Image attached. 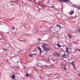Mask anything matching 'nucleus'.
I'll return each mask as SVG.
<instances>
[{"label":"nucleus","mask_w":80,"mask_h":80,"mask_svg":"<svg viewBox=\"0 0 80 80\" xmlns=\"http://www.w3.org/2000/svg\"><path fill=\"white\" fill-rule=\"evenodd\" d=\"M61 65L62 66V68H63L64 70H67V69L66 68V67L63 63L61 64Z\"/></svg>","instance_id":"nucleus-1"},{"label":"nucleus","mask_w":80,"mask_h":80,"mask_svg":"<svg viewBox=\"0 0 80 80\" xmlns=\"http://www.w3.org/2000/svg\"><path fill=\"white\" fill-rule=\"evenodd\" d=\"M59 1L60 2H63V3L65 2H68L69 1L68 0H59Z\"/></svg>","instance_id":"nucleus-2"},{"label":"nucleus","mask_w":80,"mask_h":80,"mask_svg":"<svg viewBox=\"0 0 80 80\" xmlns=\"http://www.w3.org/2000/svg\"><path fill=\"white\" fill-rule=\"evenodd\" d=\"M42 47L44 49H45L46 48H47V45H46V44H43Z\"/></svg>","instance_id":"nucleus-3"},{"label":"nucleus","mask_w":80,"mask_h":80,"mask_svg":"<svg viewBox=\"0 0 80 80\" xmlns=\"http://www.w3.org/2000/svg\"><path fill=\"white\" fill-rule=\"evenodd\" d=\"M44 50H45V52H48V51L50 50V49H49L48 48H45V49H44Z\"/></svg>","instance_id":"nucleus-4"},{"label":"nucleus","mask_w":80,"mask_h":80,"mask_svg":"<svg viewBox=\"0 0 80 80\" xmlns=\"http://www.w3.org/2000/svg\"><path fill=\"white\" fill-rule=\"evenodd\" d=\"M80 32V28H78V30L76 31V33L77 32Z\"/></svg>","instance_id":"nucleus-5"},{"label":"nucleus","mask_w":80,"mask_h":80,"mask_svg":"<svg viewBox=\"0 0 80 80\" xmlns=\"http://www.w3.org/2000/svg\"><path fill=\"white\" fill-rule=\"evenodd\" d=\"M12 78H13V79H15V77L13 75H12Z\"/></svg>","instance_id":"nucleus-6"},{"label":"nucleus","mask_w":80,"mask_h":80,"mask_svg":"<svg viewBox=\"0 0 80 80\" xmlns=\"http://www.w3.org/2000/svg\"><path fill=\"white\" fill-rule=\"evenodd\" d=\"M68 35L69 38H72V36L71 35H70V34H68Z\"/></svg>","instance_id":"nucleus-7"},{"label":"nucleus","mask_w":80,"mask_h":80,"mask_svg":"<svg viewBox=\"0 0 80 80\" xmlns=\"http://www.w3.org/2000/svg\"><path fill=\"white\" fill-rule=\"evenodd\" d=\"M74 13V11H71V12L70 13V15H72V14H73V13Z\"/></svg>","instance_id":"nucleus-8"},{"label":"nucleus","mask_w":80,"mask_h":80,"mask_svg":"<svg viewBox=\"0 0 80 80\" xmlns=\"http://www.w3.org/2000/svg\"><path fill=\"white\" fill-rule=\"evenodd\" d=\"M66 52H68V47H66Z\"/></svg>","instance_id":"nucleus-9"},{"label":"nucleus","mask_w":80,"mask_h":80,"mask_svg":"<svg viewBox=\"0 0 80 80\" xmlns=\"http://www.w3.org/2000/svg\"><path fill=\"white\" fill-rule=\"evenodd\" d=\"M66 56V55L65 54H64L63 55H62V57L63 58H65Z\"/></svg>","instance_id":"nucleus-10"},{"label":"nucleus","mask_w":80,"mask_h":80,"mask_svg":"<svg viewBox=\"0 0 80 80\" xmlns=\"http://www.w3.org/2000/svg\"><path fill=\"white\" fill-rule=\"evenodd\" d=\"M29 57H33V55L29 54Z\"/></svg>","instance_id":"nucleus-11"},{"label":"nucleus","mask_w":80,"mask_h":80,"mask_svg":"<svg viewBox=\"0 0 80 80\" xmlns=\"http://www.w3.org/2000/svg\"><path fill=\"white\" fill-rule=\"evenodd\" d=\"M71 64L73 66H74L75 65V64H74V62H72Z\"/></svg>","instance_id":"nucleus-12"},{"label":"nucleus","mask_w":80,"mask_h":80,"mask_svg":"<svg viewBox=\"0 0 80 80\" xmlns=\"http://www.w3.org/2000/svg\"><path fill=\"white\" fill-rule=\"evenodd\" d=\"M40 53H42V49L40 48L39 49Z\"/></svg>","instance_id":"nucleus-13"},{"label":"nucleus","mask_w":80,"mask_h":80,"mask_svg":"<svg viewBox=\"0 0 80 80\" xmlns=\"http://www.w3.org/2000/svg\"><path fill=\"white\" fill-rule=\"evenodd\" d=\"M58 45V47H62V46H61L60 45H59V44H57Z\"/></svg>","instance_id":"nucleus-14"},{"label":"nucleus","mask_w":80,"mask_h":80,"mask_svg":"<svg viewBox=\"0 0 80 80\" xmlns=\"http://www.w3.org/2000/svg\"><path fill=\"white\" fill-rule=\"evenodd\" d=\"M71 5L72 7H75V5L74 4L71 3Z\"/></svg>","instance_id":"nucleus-15"},{"label":"nucleus","mask_w":80,"mask_h":80,"mask_svg":"<svg viewBox=\"0 0 80 80\" xmlns=\"http://www.w3.org/2000/svg\"><path fill=\"white\" fill-rule=\"evenodd\" d=\"M57 27H60V26L58 25L57 24Z\"/></svg>","instance_id":"nucleus-16"},{"label":"nucleus","mask_w":80,"mask_h":80,"mask_svg":"<svg viewBox=\"0 0 80 80\" xmlns=\"http://www.w3.org/2000/svg\"><path fill=\"white\" fill-rule=\"evenodd\" d=\"M26 77H28L29 76V75H28V74H26Z\"/></svg>","instance_id":"nucleus-17"},{"label":"nucleus","mask_w":80,"mask_h":80,"mask_svg":"<svg viewBox=\"0 0 80 80\" xmlns=\"http://www.w3.org/2000/svg\"><path fill=\"white\" fill-rule=\"evenodd\" d=\"M28 17L29 18V17H30V18H32V16H31V15L28 16Z\"/></svg>","instance_id":"nucleus-18"},{"label":"nucleus","mask_w":80,"mask_h":80,"mask_svg":"<svg viewBox=\"0 0 80 80\" xmlns=\"http://www.w3.org/2000/svg\"><path fill=\"white\" fill-rule=\"evenodd\" d=\"M2 50H3V49H0V52L1 53H2V52L1 51H2Z\"/></svg>","instance_id":"nucleus-19"},{"label":"nucleus","mask_w":80,"mask_h":80,"mask_svg":"<svg viewBox=\"0 0 80 80\" xmlns=\"http://www.w3.org/2000/svg\"><path fill=\"white\" fill-rule=\"evenodd\" d=\"M38 49L39 50V49H40V48H40L39 47H38Z\"/></svg>","instance_id":"nucleus-20"},{"label":"nucleus","mask_w":80,"mask_h":80,"mask_svg":"<svg viewBox=\"0 0 80 80\" xmlns=\"http://www.w3.org/2000/svg\"><path fill=\"white\" fill-rule=\"evenodd\" d=\"M12 29L14 30H15V28L13 27V28H12Z\"/></svg>","instance_id":"nucleus-21"},{"label":"nucleus","mask_w":80,"mask_h":80,"mask_svg":"<svg viewBox=\"0 0 80 80\" xmlns=\"http://www.w3.org/2000/svg\"><path fill=\"white\" fill-rule=\"evenodd\" d=\"M73 68H74V69H76V68L75 67V66H73Z\"/></svg>","instance_id":"nucleus-22"},{"label":"nucleus","mask_w":80,"mask_h":80,"mask_svg":"<svg viewBox=\"0 0 80 80\" xmlns=\"http://www.w3.org/2000/svg\"><path fill=\"white\" fill-rule=\"evenodd\" d=\"M44 66H45V67H48V65H44Z\"/></svg>","instance_id":"nucleus-23"},{"label":"nucleus","mask_w":80,"mask_h":80,"mask_svg":"<svg viewBox=\"0 0 80 80\" xmlns=\"http://www.w3.org/2000/svg\"><path fill=\"white\" fill-rule=\"evenodd\" d=\"M57 56L58 57H59V54H58L57 55Z\"/></svg>","instance_id":"nucleus-24"},{"label":"nucleus","mask_w":80,"mask_h":80,"mask_svg":"<svg viewBox=\"0 0 80 80\" xmlns=\"http://www.w3.org/2000/svg\"><path fill=\"white\" fill-rule=\"evenodd\" d=\"M20 40V41H21V42H23V41H25V40Z\"/></svg>","instance_id":"nucleus-25"},{"label":"nucleus","mask_w":80,"mask_h":80,"mask_svg":"<svg viewBox=\"0 0 80 80\" xmlns=\"http://www.w3.org/2000/svg\"><path fill=\"white\" fill-rule=\"evenodd\" d=\"M60 28V30H61V28H62V27H61V26H60V27H59Z\"/></svg>","instance_id":"nucleus-26"},{"label":"nucleus","mask_w":80,"mask_h":80,"mask_svg":"<svg viewBox=\"0 0 80 80\" xmlns=\"http://www.w3.org/2000/svg\"><path fill=\"white\" fill-rule=\"evenodd\" d=\"M48 62H50V60H48Z\"/></svg>","instance_id":"nucleus-27"},{"label":"nucleus","mask_w":80,"mask_h":80,"mask_svg":"<svg viewBox=\"0 0 80 80\" xmlns=\"http://www.w3.org/2000/svg\"><path fill=\"white\" fill-rule=\"evenodd\" d=\"M55 48H56V47H55V46H54Z\"/></svg>","instance_id":"nucleus-28"},{"label":"nucleus","mask_w":80,"mask_h":80,"mask_svg":"<svg viewBox=\"0 0 80 80\" xmlns=\"http://www.w3.org/2000/svg\"><path fill=\"white\" fill-rule=\"evenodd\" d=\"M52 8H54V6H53L52 7Z\"/></svg>","instance_id":"nucleus-29"},{"label":"nucleus","mask_w":80,"mask_h":80,"mask_svg":"<svg viewBox=\"0 0 80 80\" xmlns=\"http://www.w3.org/2000/svg\"><path fill=\"white\" fill-rule=\"evenodd\" d=\"M78 50H79V51H80V49H79Z\"/></svg>","instance_id":"nucleus-30"},{"label":"nucleus","mask_w":80,"mask_h":80,"mask_svg":"<svg viewBox=\"0 0 80 80\" xmlns=\"http://www.w3.org/2000/svg\"><path fill=\"white\" fill-rule=\"evenodd\" d=\"M79 10H80V8H79Z\"/></svg>","instance_id":"nucleus-31"},{"label":"nucleus","mask_w":80,"mask_h":80,"mask_svg":"<svg viewBox=\"0 0 80 80\" xmlns=\"http://www.w3.org/2000/svg\"><path fill=\"white\" fill-rule=\"evenodd\" d=\"M17 63H18V62H17Z\"/></svg>","instance_id":"nucleus-32"},{"label":"nucleus","mask_w":80,"mask_h":80,"mask_svg":"<svg viewBox=\"0 0 80 80\" xmlns=\"http://www.w3.org/2000/svg\"><path fill=\"white\" fill-rule=\"evenodd\" d=\"M38 65H39V63H38Z\"/></svg>","instance_id":"nucleus-33"}]
</instances>
